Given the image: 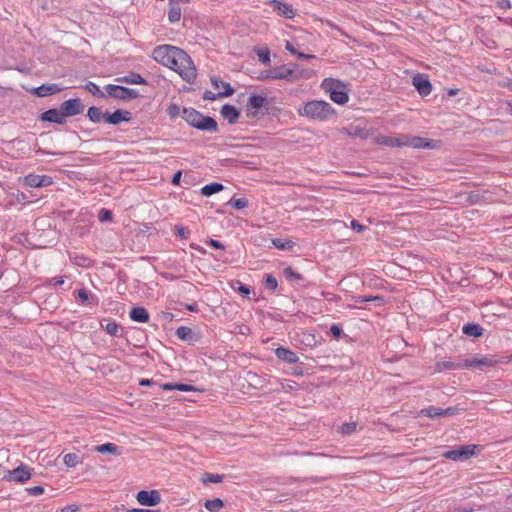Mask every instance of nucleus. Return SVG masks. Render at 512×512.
Returning <instances> with one entry per match:
<instances>
[{"instance_id":"f257e3e1","label":"nucleus","mask_w":512,"mask_h":512,"mask_svg":"<svg viewBox=\"0 0 512 512\" xmlns=\"http://www.w3.org/2000/svg\"><path fill=\"white\" fill-rule=\"evenodd\" d=\"M152 56L158 63L177 72L188 83L195 80L196 68L194 63L182 49L171 45H162L153 50Z\"/></svg>"},{"instance_id":"f03ea898","label":"nucleus","mask_w":512,"mask_h":512,"mask_svg":"<svg viewBox=\"0 0 512 512\" xmlns=\"http://www.w3.org/2000/svg\"><path fill=\"white\" fill-rule=\"evenodd\" d=\"M182 118L190 125L201 131L216 132L218 125L215 119L204 116L194 108H183Z\"/></svg>"},{"instance_id":"7ed1b4c3","label":"nucleus","mask_w":512,"mask_h":512,"mask_svg":"<svg viewBox=\"0 0 512 512\" xmlns=\"http://www.w3.org/2000/svg\"><path fill=\"white\" fill-rule=\"evenodd\" d=\"M334 112L333 107L328 102L318 100L307 102L302 110H299L300 115L320 121L327 120Z\"/></svg>"},{"instance_id":"20e7f679","label":"nucleus","mask_w":512,"mask_h":512,"mask_svg":"<svg viewBox=\"0 0 512 512\" xmlns=\"http://www.w3.org/2000/svg\"><path fill=\"white\" fill-rule=\"evenodd\" d=\"M33 469L25 464H20L12 470L4 472L3 479L8 482L25 483L32 477Z\"/></svg>"},{"instance_id":"39448f33","label":"nucleus","mask_w":512,"mask_h":512,"mask_svg":"<svg viewBox=\"0 0 512 512\" xmlns=\"http://www.w3.org/2000/svg\"><path fill=\"white\" fill-rule=\"evenodd\" d=\"M106 93L116 99L130 100L138 97L139 93L135 89H129L119 85L109 84L105 86Z\"/></svg>"},{"instance_id":"423d86ee","label":"nucleus","mask_w":512,"mask_h":512,"mask_svg":"<svg viewBox=\"0 0 512 512\" xmlns=\"http://www.w3.org/2000/svg\"><path fill=\"white\" fill-rule=\"evenodd\" d=\"M339 85L340 83L334 81L333 79H325L323 81V87L325 88L326 91L330 93L331 100L337 104L343 105L348 102L349 97L347 93L337 89Z\"/></svg>"},{"instance_id":"0eeeda50","label":"nucleus","mask_w":512,"mask_h":512,"mask_svg":"<svg viewBox=\"0 0 512 512\" xmlns=\"http://www.w3.org/2000/svg\"><path fill=\"white\" fill-rule=\"evenodd\" d=\"M476 449V445L459 446L455 449L445 452L443 457L454 461L465 460L475 455Z\"/></svg>"},{"instance_id":"6e6552de","label":"nucleus","mask_w":512,"mask_h":512,"mask_svg":"<svg viewBox=\"0 0 512 512\" xmlns=\"http://www.w3.org/2000/svg\"><path fill=\"white\" fill-rule=\"evenodd\" d=\"M65 118L78 115L83 112L84 106L80 99L74 98L64 101L60 106Z\"/></svg>"},{"instance_id":"1a4fd4ad","label":"nucleus","mask_w":512,"mask_h":512,"mask_svg":"<svg viewBox=\"0 0 512 512\" xmlns=\"http://www.w3.org/2000/svg\"><path fill=\"white\" fill-rule=\"evenodd\" d=\"M136 499L143 506H156L160 503L161 496L156 490H141L137 493Z\"/></svg>"},{"instance_id":"9d476101","label":"nucleus","mask_w":512,"mask_h":512,"mask_svg":"<svg viewBox=\"0 0 512 512\" xmlns=\"http://www.w3.org/2000/svg\"><path fill=\"white\" fill-rule=\"evenodd\" d=\"M404 146L433 149L436 147V142L418 136L404 135Z\"/></svg>"},{"instance_id":"9b49d317","label":"nucleus","mask_w":512,"mask_h":512,"mask_svg":"<svg viewBox=\"0 0 512 512\" xmlns=\"http://www.w3.org/2000/svg\"><path fill=\"white\" fill-rule=\"evenodd\" d=\"M25 185L29 187H46L53 183L52 178L48 175L29 174L23 178Z\"/></svg>"},{"instance_id":"f8f14e48","label":"nucleus","mask_w":512,"mask_h":512,"mask_svg":"<svg viewBox=\"0 0 512 512\" xmlns=\"http://www.w3.org/2000/svg\"><path fill=\"white\" fill-rule=\"evenodd\" d=\"M412 83L421 96H428L432 91V85L424 74H416L413 77Z\"/></svg>"},{"instance_id":"ddd939ff","label":"nucleus","mask_w":512,"mask_h":512,"mask_svg":"<svg viewBox=\"0 0 512 512\" xmlns=\"http://www.w3.org/2000/svg\"><path fill=\"white\" fill-rule=\"evenodd\" d=\"M494 364H495V361L491 358L473 357L471 359L461 360V369L492 367Z\"/></svg>"},{"instance_id":"4468645a","label":"nucleus","mask_w":512,"mask_h":512,"mask_svg":"<svg viewBox=\"0 0 512 512\" xmlns=\"http://www.w3.org/2000/svg\"><path fill=\"white\" fill-rule=\"evenodd\" d=\"M270 5L275 11H277L280 16H283L287 19H292L295 16V10L293 7L287 3L282 2L281 0H271Z\"/></svg>"},{"instance_id":"2eb2a0df","label":"nucleus","mask_w":512,"mask_h":512,"mask_svg":"<svg viewBox=\"0 0 512 512\" xmlns=\"http://www.w3.org/2000/svg\"><path fill=\"white\" fill-rule=\"evenodd\" d=\"M293 75V70L285 67L273 69L271 71L262 74L264 80H276V79H290Z\"/></svg>"},{"instance_id":"dca6fc26","label":"nucleus","mask_w":512,"mask_h":512,"mask_svg":"<svg viewBox=\"0 0 512 512\" xmlns=\"http://www.w3.org/2000/svg\"><path fill=\"white\" fill-rule=\"evenodd\" d=\"M265 97L262 95H251L248 98L246 109H247V116H254L255 112L259 109H261L265 104Z\"/></svg>"},{"instance_id":"f3484780","label":"nucleus","mask_w":512,"mask_h":512,"mask_svg":"<svg viewBox=\"0 0 512 512\" xmlns=\"http://www.w3.org/2000/svg\"><path fill=\"white\" fill-rule=\"evenodd\" d=\"M211 84L216 90H218L217 96L219 97H228L234 92V89L228 82H225L217 77L211 78Z\"/></svg>"},{"instance_id":"a211bd4d","label":"nucleus","mask_w":512,"mask_h":512,"mask_svg":"<svg viewBox=\"0 0 512 512\" xmlns=\"http://www.w3.org/2000/svg\"><path fill=\"white\" fill-rule=\"evenodd\" d=\"M41 120L53 122V123H57V124L66 123V118L60 108L59 109H49V110L45 111L41 115Z\"/></svg>"},{"instance_id":"6ab92c4d","label":"nucleus","mask_w":512,"mask_h":512,"mask_svg":"<svg viewBox=\"0 0 512 512\" xmlns=\"http://www.w3.org/2000/svg\"><path fill=\"white\" fill-rule=\"evenodd\" d=\"M63 90V87L58 84H44L34 89V94L38 97H46L56 94Z\"/></svg>"},{"instance_id":"aec40b11","label":"nucleus","mask_w":512,"mask_h":512,"mask_svg":"<svg viewBox=\"0 0 512 512\" xmlns=\"http://www.w3.org/2000/svg\"><path fill=\"white\" fill-rule=\"evenodd\" d=\"M131 113L128 111L116 110L112 114L106 113L105 121L109 124L117 125L122 121H128Z\"/></svg>"},{"instance_id":"412c9836","label":"nucleus","mask_w":512,"mask_h":512,"mask_svg":"<svg viewBox=\"0 0 512 512\" xmlns=\"http://www.w3.org/2000/svg\"><path fill=\"white\" fill-rule=\"evenodd\" d=\"M275 354L278 359L290 364L296 363L299 359L296 353L284 347L277 348Z\"/></svg>"},{"instance_id":"4be33fe9","label":"nucleus","mask_w":512,"mask_h":512,"mask_svg":"<svg viewBox=\"0 0 512 512\" xmlns=\"http://www.w3.org/2000/svg\"><path fill=\"white\" fill-rule=\"evenodd\" d=\"M377 142L381 145L390 147H403L404 146V135L397 137L393 136H379Z\"/></svg>"},{"instance_id":"5701e85b","label":"nucleus","mask_w":512,"mask_h":512,"mask_svg":"<svg viewBox=\"0 0 512 512\" xmlns=\"http://www.w3.org/2000/svg\"><path fill=\"white\" fill-rule=\"evenodd\" d=\"M221 115L230 124H234L238 120L240 114L234 106L226 104L221 108Z\"/></svg>"},{"instance_id":"b1692460","label":"nucleus","mask_w":512,"mask_h":512,"mask_svg":"<svg viewBox=\"0 0 512 512\" xmlns=\"http://www.w3.org/2000/svg\"><path fill=\"white\" fill-rule=\"evenodd\" d=\"M129 316L135 322L146 323L149 321V313L144 307H134L131 309Z\"/></svg>"},{"instance_id":"393cba45","label":"nucleus","mask_w":512,"mask_h":512,"mask_svg":"<svg viewBox=\"0 0 512 512\" xmlns=\"http://www.w3.org/2000/svg\"><path fill=\"white\" fill-rule=\"evenodd\" d=\"M462 331L464 334L473 337H480L483 335V328L476 323H469L464 325Z\"/></svg>"},{"instance_id":"a878e982","label":"nucleus","mask_w":512,"mask_h":512,"mask_svg":"<svg viewBox=\"0 0 512 512\" xmlns=\"http://www.w3.org/2000/svg\"><path fill=\"white\" fill-rule=\"evenodd\" d=\"M461 369V360L457 362L453 361H440L436 363V370L438 372H443L446 370H456Z\"/></svg>"},{"instance_id":"bb28decb","label":"nucleus","mask_w":512,"mask_h":512,"mask_svg":"<svg viewBox=\"0 0 512 512\" xmlns=\"http://www.w3.org/2000/svg\"><path fill=\"white\" fill-rule=\"evenodd\" d=\"M181 19V8L179 4L169 3L168 20L171 23H177Z\"/></svg>"},{"instance_id":"cd10ccee","label":"nucleus","mask_w":512,"mask_h":512,"mask_svg":"<svg viewBox=\"0 0 512 512\" xmlns=\"http://www.w3.org/2000/svg\"><path fill=\"white\" fill-rule=\"evenodd\" d=\"M116 81L124 82L127 84H144L145 83V80L143 79V77L137 73H131L128 76L118 77V78H116Z\"/></svg>"},{"instance_id":"c85d7f7f","label":"nucleus","mask_w":512,"mask_h":512,"mask_svg":"<svg viewBox=\"0 0 512 512\" xmlns=\"http://www.w3.org/2000/svg\"><path fill=\"white\" fill-rule=\"evenodd\" d=\"M87 116L92 122L99 123L105 120L106 114H103L100 108L93 106L88 109Z\"/></svg>"},{"instance_id":"c756f323","label":"nucleus","mask_w":512,"mask_h":512,"mask_svg":"<svg viewBox=\"0 0 512 512\" xmlns=\"http://www.w3.org/2000/svg\"><path fill=\"white\" fill-rule=\"evenodd\" d=\"M223 185L222 184H219V183H211V184H208V185H205L204 187H202L201 189V194L203 196H211L217 192H220L221 190H223Z\"/></svg>"},{"instance_id":"7c9ffc66","label":"nucleus","mask_w":512,"mask_h":512,"mask_svg":"<svg viewBox=\"0 0 512 512\" xmlns=\"http://www.w3.org/2000/svg\"><path fill=\"white\" fill-rule=\"evenodd\" d=\"M94 450L99 453L119 454V447L114 443H105L95 446Z\"/></svg>"},{"instance_id":"2f4dec72","label":"nucleus","mask_w":512,"mask_h":512,"mask_svg":"<svg viewBox=\"0 0 512 512\" xmlns=\"http://www.w3.org/2000/svg\"><path fill=\"white\" fill-rule=\"evenodd\" d=\"M204 506L210 512H218L224 506V503L221 499L215 498L212 500H206Z\"/></svg>"},{"instance_id":"473e14b6","label":"nucleus","mask_w":512,"mask_h":512,"mask_svg":"<svg viewBox=\"0 0 512 512\" xmlns=\"http://www.w3.org/2000/svg\"><path fill=\"white\" fill-rule=\"evenodd\" d=\"M63 462L67 467L73 468L80 463V457L76 453H68L63 456Z\"/></svg>"},{"instance_id":"72a5a7b5","label":"nucleus","mask_w":512,"mask_h":512,"mask_svg":"<svg viewBox=\"0 0 512 512\" xmlns=\"http://www.w3.org/2000/svg\"><path fill=\"white\" fill-rule=\"evenodd\" d=\"M419 414L421 416H426V417H430V418L440 417V416H443V409L431 406V407L422 409L419 412Z\"/></svg>"},{"instance_id":"f704fd0d","label":"nucleus","mask_w":512,"mask_h":512,"mask_svg":"<svg viewBox=\"0 0 512 512\" xmlns=\"http://www.w3.org/2000/svg\"><path fill=\"white\" fill-rule=\"evenodd\" d=\"M162 388L164 390H172V389H177L179 391H183V392H189V391H194L195 388L191 385H188V384H171V383H165L162 385Z\"/></svg>"},{"instance_id":"c9c22d12","label":"nucleus","mask_w":512,"mask_h":512,"mask_svg":"<svg viewBox=\"0 0 512 512\" xmlns=\"http://www.w3.org/2000/svg\"><path fill=\"white\" fill-rule=\"evenodd\" d=\"M176 336L185 341L192 340L193 338V331L186 326H181L176 330Z\"/></svg>"},{"instance_id":"e433bc0d","label":"nucleus","mask_w":512,"mask_h":512,"mask_svg":"<svg viewBox=\"0 0 512 512\" xmlns=\"http://www.w3.org/2000/svg\"><path fill=\"white\" fill-rule=\"evenodd\" d=\"M224 476L220 474H211V473H205L203 474L201 480L204 484L208 483H220L223 481Z\"/></svg>"},{"instance_id":"4c0bfd02","label":"nucleus","mask_w":512,"mask_h":512,"mask_svg":"<svg viewBox=\"0 0 512 512\" xmlns=\"http://www.w3.org/2000/svg\"><path fill=\"white\" fill-rule=\"evenodd\" d=\"M167 114L171 120L176 119L177 117H182L183 109L177 104H170L167 108Z\"/></svg>"},{"instance_id":"58836bf2","label":"nucleus","mask_w":512,"mask_h":512,"mask_svg":"<svg viewBox=\"0 0 512 512\" xmlns=\"http://www.w3.org/2000/svg\"><path fill=\"white\" fill-rule=\"evenodd\" d=\"M84 88L94 96L104 97V93L100 90L99 86L96 85L94 82H88L84 86Z\"/></svg>"},{"instance_id":"ea45409f","label":"nucleus","mask_w":512,"mask_h":512,"mask_svg":"<svg viewBox=\"0 0 512 512\" xmlns=\"http://www.w3.org/2000/svg\"><path fill=\"white\" fill-rule=\"evenodd\" d=\"M273 245L281 250L289 249L292 247L293 243L289 240H283L280 238H275L272 240Z\"/></svg>"},{"instance_id":"a19ab883","label":"nucleus","mask_w":512,"mask_h":512,"mask_svg":"<svg viewBox=\"0 0 512 512\" xmlns=\"http://www.w3.org/2000/svg\"><path fill=\"white\" fill-rule=\"evenodd\" d=\"M354 299L356 303L378 302V304H381L383 302V299L379 296H356Z\"/></svg>"},{"instance_id":"79ce46f5","label":"nucleus","mask_w":512,"mask_h":512,"mask_svg":"<svg viewBox=\"0 0 512 512\" xmlns=\"http://www.w3.org/2000/svg\"><path fill=\"white\" fill-rule=\"evenodd\" d=\"M357 424L355 422L345 423L341 425L340 432L343 435H351L356 431Z\"/></svg>"},{"instance_id":"37998d69","label":"nucleus","mask_w":512,"mask_h":512,"mask_svg":"<svg viewBox=\"0 0 512 512\" xmlns=\"http://www.w3.org/2000/svg\"><path fill=\"white\" fill-rule=\"evenodd\" d=\"M228 204L237 210H241L248 205V200L245 198L231 199Z\"/></svg>"},{"instance_id":"c03bdc74","label":"nucleus","mask_w":512,"mask_h":512,"mask_svg":"<svg viewBox=\"0 0 512 512\" xmlns=\"http://www.w3.org/2000/svg\"><path fill=\"white\" fill-rule=\"evenodd\" d=\"M257 56L259 58V61L262 62L263 64L270 63V51L267 48L259 49L257 51Z\"/></svg>"},{"instance_id":"a18cd8bd","label":"nucleus","mask_w":512,"mask_h":512,"mask_svg":"<svg viewBox=\"0 0 512 512\" xmlns=\"http://www.w3.org/2000/svg\"><path fill=\"white\" fill-rule=\"evenodd\" d=\"M105 331L111 335L116 336L119 331V326L116 322H109L105 325Z\"/></svg>"},{"instance_id":"49530a36","label":"nucleus","mask_w":512,"mask_h":512,"mask_svg":"<svg viewBox=\"0 0 512 512\" xmlns=\"http://www.w3.org/2000/svg\"><path fill=\"white\" fill-rule=\"evenodd\" d=\"M265 284H266V287L270 290H275L278 285L276 278L270 274L266 275Z\"/></svg>"},{"instance_id":"de8ad7c7","label":"nucleus","mask_w":512,"mask_h":512,"mask_svg":"<svg viewBox=\"0 0 512 512\" xmlns=\"http://www.w3.org/2000/svg\"><path fill=\"white\" fill-rule=\"evenodd\" d=\"M26 491L32 496H39V495H42L45 490H44V487H42V486H34V487L27 488Z\"/></svg>"},{"instance_id":"09e8293b","label":"nucleus","mask_w":512,"mask_h":512,"mask_svg":"<svg viewBox=\"0 0 512 512\" xmlns=\"http://www.w3.org/2000/svg\"><path fill=\"white\" fill-rule=\"evenodd\" d=\"M174 230L175 234L182 239H187L189 236L188 231L183 226H175Z\"/></svg>"},{"instance_id":"8fccbe9b","label":"nucleus","mask_w":512,"mask_h":512,"mask_svg":"<svg viewBox=\"0 0 512 512\" xmlns=\"http://www.w3.org/2000/svg\"><path fill=\"white\" fill-rule=\"evenodd\" d=\"M112 218V213L111 211L109 210H106V209H102L99 213V220L100 221H107V220H110Z\"/></svg>"},{"instance_id":"3c124183","label":"nucleus","mask_w":512,"mask_h":512,"mask_svg":"<svg viewBox=\"0 0 512 512\" xmlns=\"http://www.w3.org/2000/svg\"><path fill=\"white\" fill-rule=\"evenodd\" d=\"M497 6L501 9L507 10L512 8L510 0H496Z\"/></svg>"},{"instance_id":"603ef678","label":"nucleus","mask_w":512,"mask_h":512,"mask_svg":"<svg viewBox=\"0 0 512 512\" xmlns=\"http://www.w3.org/2000/svg\"><path fill=\"white\" fill-rule=\"evenodd\" d=\"M217 98H220L219 96H217V93H213L212 91H205L204 94H203V99L205 100H210V101H214L216 100Z\"/></svg>"},{"instance_id":"864d4df0","label":"nucleus","mask_w":512,"mask_h":512,"mask_svg":"<svg viewBox=\"0 0 512 512\" xmlns=\"http://www.w3.org/2000/svg\"><path fill=\"white\" fill-rule=\"evenodd\" d=\"M330 332L334 337L338 338L342 334V329L337 325H332L330 328Z\"/></svg>"},{"instance_id":"5fc2aeb1","label":"nucleus","mask_w":512,"mask_h":512,"mask_svg":"<svg viewBox=\"0 0 512 512\" xmlns=\"http://www.w3.org/2000/svg\"><path fill=\"white\" fill-rule=\"evenodd\" d=\"M284 274L287 278L289 279H292V278H299V275L297 273H295L292 268L288 267L286 269H284Z\"/></svg>"},{"instance_id":"6e6d98bb","label":"nucleus","mask_w":512,"mask_h":512,"mask_svg":"<svg viewBox=\"0 0 512 512\" xmlns=\"http://www.w3.org/2000/svg\"><path fill=\"white\" fill-rule=\"evenodd\" d=\"M458 412V409L455 407H450L447 409H443V416H454Z\"/></svg>"},{"instance_id":"4d7b16f0","label":"nucleus","mask_w":512,"mask_h":512,"mask_svg":"<svg viewBox=\"0 0 512 512\" xmlns=\"http://www.w3.org/2000/svg\"><path fill=\"white\" fill-rule=\"evenodd\" d=\"M351 226H352V228H353L354 230H356V231H357V232H359V233H360V232H362V231H364V229H365V227H364L362 224H360L358 221H356V220H353V221L351 222Z\"/></svg>"},{"instance_id":"13d9d810","label":"nucleus","mask_w":512,"mask_h":512,"mask_svg":"<svg viewBox=\"0 0 512 512\" xmlns=\"http://www.w3.org/2000/svg\"><path fill=\"white\" fill-rule=\"evenodd\" d=\"M208 244H209L211 247L215 248V249H222V250L224 249V245H223L221 242H219V241H217V240H214V239H211V240L208 242Z\"/></svg>"},{"instance_id":"bf43d9fd","label":"nucleus","mask_w":512,"mask_h":512,"mask_svg":"<svg viewBox=\"0 0 512 512\" xmlns=\"http://www.w3.org/2000/svg\"><path fill=\"white\" fill-rule=\"evenodd\" d=\"M77 295H78L79 299H81L82 301L88 300V293L84 289L78 290Z\"/></svg>"},{"instance_id":"052dcab7","label":"nucleus","mask_w":512,"mask_h":512,"mask_svg":"<svg viewBox=\"0 0 512 512\" xmlns=\"http://www.w3.org/2000/svg\"><path fill=\"white\" fill-rule=\"evenodd\" d=\"M78 511V506L76 505H69V506H66L64 507L63 509H61L60 511H57V512H76Z\"/></svg>"},{"instance_id":"680f3d73","label":"nucleus","mask_w":512,"mask_h":512,"mask_svg":"<svg viewBox=\"0 0 512 512\" xmlns=\"http://www.w3.org/2000/svg\"><path fill=\"white\" fill-rule=\"evenodd\" d=\"M238 291H239V293H241L243 295H249L251 292L249 287L242 285V284L239 285Z\"/></svg>"},{"instance_id":"e2e57ef3","label":"nucleus","mask_w":512,"mask_h":512,"mask_svg":"<svg viewBox=\"0 0 512 512\" xmlns=\"http://www.w3.org/2000/svg\"><path fill=\"white\" fill-rule=\"evenodd\" d=\"M298 58L300 59H313L315 58L314 55H311V54H304V53H301V52H298L295 54Z\"/></svg>"},{"instance_id":"0e129e2a","label":"nucleus","mask_w":512,"mask_h":512,"mask_svg":"<svg viewBox=\"0 0 512 512\" xmlns=\"http://www.w3.org/2000/svg\"><path fill=\"white\" fill-rule=\"evenodd\" d=\"M285 48H286L287 51H289L293 55H295L297 53L296 49L294 48V46L289 41L286 42Z\"/></svg>"},{"instance_id":"69168bd1","label":"nucleus","mask_w":512,"mask_h":512,"mask_svg":"<svg viewBox=\"0 0 512 512\" xmlns=\"http://www.w3.org/2000/svg\"><path fill=\"white\" fill-rule=\"evenodd\" d=\"M180 179H181V172H180V171H178L177 173H175V174H174V176H173V178H172V183H173L174 185H177V184H179Z\"/></svg>"},{"instance_id":"338daca9","label":"nucleus","mask_w":512,"mask_h":512,"mask_svg":"<svg viewBox=\"0 0 512 512\" xmlns=\"http://www.w3.org/2000/svg\"><path fill=\"white\" fill-rule=\"evenodd\" d=\"M128 512H154V511L149 510V509H138V508H134V509L129 510Z\"/></svg>"},{"instance_id":"774afa93","label":"nucleus","mask_w":512,"mask_h":512,"mask_svg":"<svg viewBox=\"0 0 512 512\" xmlns=\"http://www.w3.org/2000/svg\"><path fill=\"white\" fill-rule=\"evenodd\" d=\"M140 385L142 386H148L151 384V380L149 379H142L140 382H139Z\"/></svg>"}]
</instances>
